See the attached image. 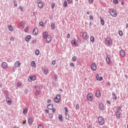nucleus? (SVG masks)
Listing matches in <instances>:
<instances>
[{
    "mask_svg": "<svg viewBox=\"0 0 128 128\" xmlns=\"http://www.w3.org/2000/svg\"><path fill=\"white\" fill-rule=\"evenodd\" d=\"M44 38L46 39L47 44H50L52 42V36L48 34V32H45L43 34Z\"/></svg>",
    "mask_w": 128,
    "mask_h": 128,
    "instance_id": "nucleus-1",
    "label": "nucleus"
},
{
    "mask_svg": "<svg viewBox=\"0 0 128 128\" xmlns=\"http://www.w3.org/2000/svg\"><path fill=\"white\" fill-rule=\"evenodd\" d=\"M110 14H111L112 16H114V18H116L118 16V12L116 10L112 8L110 11Z\"/></svg>",
    "mask_w": 128,
    "mask_h": 128,
    "instance_id": "nucleus-2",
    "label": "nucleus"
},
{
    "mask_svg": "<svg viewBox=\"0 0 128 128\" xmlns=\"http://www.w3.org/2000/svg\"><path fill=\"white\" fill-rule=\"evenodd\" d=\"M98 122L100 126H104V119L102 116L98 118Z\"/></svg>",
    "mask_w": 128,
    "mask_h": 128,
    "instance_id": "nucleus-3",
    "label": "nucleus"
},
{
    "mask_svg": "<svg viewBox=\"0 0 128 128\" xmlns=\"http://www.w3.org/2000/svg\"><path fill=\"white\" fill-rule=\"evenodd\" d=\"M36 2L38 4V6L40 8H44V3L42 0H38Z\"/></svg>",
    "mask_w": 128,
    "mask_h": 128,
    "instance_id": "nucleus-4",
    "label": "nucleus"
},
{
    "mask_svg": "<svg viewBox=\"0 0 128 128\" xmlns=\"http://www.w3.org/2000/svg\"><path fill=\"white\" fill-rule=\"evenodd\" d=\"M87 98L89 102H92V100L94 99V96L92 95V94L89 93L87 95Z\"/></svg>",
    "mask_w": 128,
    "mask_h": 128,
    "instance_id": "nucleus-5",
    "label": "nucleus"
},
{
    "mask_svg": "<svg viewBox=\"0 0 128 128\" xmlns=\"http://www.w3.org/2000/svg\"><path fill=\"white\" fill-rule=\"evenodd\" d=\"M106 42L107 44H108V46H112V40L110 38H108L106 40Z\"/></svg>",
    "mask_w": 128,
    "mask_h": 128,
    "instance_id": "nucleus-6",
    "label": "nucleus"
},
{
    "mask_svg": "<svg viewBox=\"0 0 128 128\" xmlns=\"http://www.w3.org/2000/svg\"><path fill=\"white\" fill-rule=\"evenodd\" d=\"M60 95L58 94L54 98V102H60Z\"/></svg>",
    "mask_w": 128,
    "mask_h": 128,
    "instance_id": "nucleus-7",
    "label": "nucleus"
},
{
    "mask_svg": "<svg viewBox=\"0 0 128 128\" xmlns=\"http://www.w3.org/2000/svg\"><path fill=\"white\" fill-rule=\"evenodd\" d=\"M98 108L100 110H104V104L102 102H100L98 105Z\"/></svg>",
    "mask_w": 128,
    "mask_h": 128,
    "instance_id": "nucleus-8",
    "label": "nucleus"
},
{
    "mask_svg": "<svg viewBox=\"0 0 128 128\" xmlns=\"http://www.w3.org/2000/svg\"><path fill=\"white\" fill-rule=\"evenodd\" d=\"M28 81L31 82H32L34 81V80H36V76H30L28 78Z\"/></svg>",
    "mask_w": 128,
    "mask_h": 128,
    "instance_id": "nucleus-9",
    "label": "nucleus"
},
{
    "mask_svg": "<svg viewBox=\"0 0 128 128\" xmlns=\"http://www.w3.org/2000/svg\"><path fill=\"white\" fill-rule=\"evenodd\" d=\"M76 40L75 39V38H74L73 40H71V44L74 46L76 48L78 46V43L76 42Z\"/></svg>",
    "mask_w": 128,
    "mask_h": 128,
    "instance_id": "nucleus-10",
    "label": "nucleus"
},
{
    "mask_svg": "<svg viewBox=\"0 0 128 128\" xmlns=\"http://www.w3.org/2000/svg\"><path fill=\"white\" fill-rule=\"evenodd\" d=\"M91 70H96V63L91 64Z\"/></svg>",
    "mask_w": 128,
    "mask_h": 128,
    "instance_id": "nucleus-11",
    "label": "nucleus"
},
{
    "mask_svg": "<svg viewBox=\"0 0 128 128\" xmlns=\"http://www.w3.org/2000/svg\"><path fill=\"white\" fill-rule=\"evenodd\" d=\"M110 55H108L107 57L106 58V62L108 64H110Z\"/></svg>",
    "mask_w": 128,
    "mask_h": 128,
    "instance_id": "nucleus-12",
    "label": "nucleus"
},
{
    "mask_svg": "<svg viewBox=\"0 0 128 128\" xmlns=\"http://www.w3.org/2000/svg\"><path fill=\"white\" fill-rule=\"evenodd\" d=\"M38 28H34L33 30V32H32L34 36H36V35L38 34Z\"/></svg>",
    "mask_w": 128,
    "mask_h": 128,
    "instance_id": "nucleus-13",
    "label": "nucleus"
},
{
    "mask_svg": "<svg viewBox=\"0 0 128 128\" xmlns=\"http://www.w3.org/2000/svg\"><path fill=\"white\" fill-rule=\"evenodd\" d=\"M2 68H8V63H6V62H2Z\"/></svg>",
    "mask_w": 128,
    "mask_h": 128,
    "instance_id": "nucleus-14",
    "label": "nucleus"
},
{
    "mask_svg": "<svg viewBox=\"0 0 128 128\" xmlns=\"http://www.w3.org/2000/svg\"><path fill=\"white\" fill-rule=\"evenodd\" d=\"M6 102L8 104H12V99L10 98L6 97Z\"/></svg>",
    "mask_w": 128,
    "mask_h": 128,
    "instance_id": "nucleus-15",
    "label": "nucleus"
},
{
    "mask_svg": "<svg viewBox=\"0 0 128 128\" xmlns=\"http://www.w3.org/2000/svg\"><path fill=\"white\" fill-rule=\"evenodd\" d=\"M31 38H32V36H30V35H28L25 38V40L27 42H30V40Z\"/></svg>",
    "mask_w": 128,
    "mask_h": 128,
    "instance_id": "nucleus-16",
    "label": "nucleus"
},
{
    "mask_svg": "<svg viewBox=\"0 0 128 128\" xmlns=\"http://www.w3.org/2000/svg\"><path fill=\"white\" fill-rule=\"evenodd\" d=\"M96 98H100V96H102V94H100V90H96Z\"/></svg>",
    "mask_w": 128,
    "mask_h": 128,
    "instance_id": "nucleus-17",
    "label": "nucleus"
},
{
    "mask_svg": "<svg viewBox=\"0 0 128 128\" xmlns=\"http://www.w3.org/2000/svg\"><path fill=\"white\" fill-rule=\"evenodd\" d=\"M120 54L121 56H122V58H124V56H126V52H124V50H120Z\"/></svg>",
    "mask_w": 128,
    "mask_h": 128,
    "instance_id": "nucleus-18",
    "label": "nucleus"
},
{
    "mask_svg": "<svg viewBox=\"0 0 128 128\" xmlns=\"http://www.w3.org/2000/svg\"><path fill=\"white\" fill-rule=\"evenodd\" d=\"M82 36L84 40H88V34L86 32L83 33Z\"/></svg>",
    "mask_w": 128,
    "mask_h": 128,
    "instance_id": "nucleus-19",
    "label": "nucleus"
},
{
    "mask_svg": "<svg viewBox=\"0 0 128 128\" xmlns=\"http://www.w3.org/2000/svg\"><path fill=\"white\" fill-rule=\"evenodd\" d=\"M54 104H49L47 106V108L48 110H52L53 108Z\"/></svg>",
    "mask_w": 128,
    "mask_h": 128,
    "instance_id": "nucleus-20",
    "label": "nucleus"
},
{
    "mask_svg": "<svg viewBox=\"0 0 128 128\" xmlns=\"http://www.w3.org/2000/svg\"><path fill=\"white\" fill-rule=\"evenodd\" d=\"M20 66V62L17 61L15 63V66L16 68H18V66Z\"/></svg>",
    "mask_w": 128,
    "mask_h": 128,
    "instance_id": "nucleus-21",
    "label": "nucleus"
},
{
    "mask_svg": "<svg viewBox=\"0 0 128 128\" xmlns=\"http://www.w3.org/2000/svg\"><path fill=\"white\" fill-rule=\"evenodd\" d=\"M31 66H32V68H36V62L32 61L31 62Z\"/></svg>",
    "mask_w": 128,
    "mask_h": 128,
    "instance_id": "nucleus-22",
    "label": "nucleus"
},
{
    "mask_svg": "<svg viewBox=\"0 0 128 128\" xmlns=\"http://www.w3.org/2000/svg\"><path fill=\"white\" fill-rule=\"evenodd\" d=\"M112 96L113 100H118V97H116V94L112 92Z\"/></svg>",
    "mask_w": 128,
    "mask_h": 128,
    "instance_id": "nucleus-23",
    "label": "nucleus"
},
{
    "mask_svg": "<svg viewBox=\"0 0 128 128\" xmlns=\"http://www.w3.org/2000/svg\"><path fill=\"white\" fill-rule=\"evenodd\" d=\"M8 28L9 30H10V32H14V28H12V26L8 25Z\"/></svg>",
    "mask_w": 128,
    "mask_h": 128,
    "instance_id": "nucleus-24",
    "label": "nucleus"
},
{
    "mask_svg": "<svg viewBox=\"0 0 128 128\" xmlns=\"http://www.w3.org/2000/svg\"><path fill=\"white\" fill-rule=\"evenodd\" d=\"M58 118L60 122H64V120L62 119V114H59Z\"/></svg>",
    "mask_w": 128,
    "mask_h": 128,
    "instance_id": "nucleus-25",
    "label": "nucleus"
},
{
    "mask_svg": "<svg viewBox=\"0 0 128 128\" xmlns=\"http://www.w3.org/2000/svg\"><path fill=\"white\" fill-rule=\"evenodd\" d=\"M28 124H32V118H30L28 119Z\"/></svg>",
    "mask_w": 128,
    "mask_h": 128,
    "instance_id": "nucleus-26",
    "label": "nucleus"
},
{
    "mask_svg": "<svg viewBox=\"0 0 128 128\" xmlns=\"http://www.w3.org/2000/svg\"><path fill=\"white\" fill-rule=\"evenodd\" d=\"M100 24H102V26H104V20H102V16L100 17Z\"/></svg>",
    "mask_w": 128,
    "mask_h": 128,
    "instance_id": "nucleus-27",
    "label": "nucleus"
},
{
    "mask_svg": "<svg viewBox=\"0 0 128 128\" xmlns=\"http://www.w3.org/2000/svg\"><path fill=\"white\" fill-rule=\"evenodd\" d=\"M4 96H6V98H8V90H5L4 91Z\"/></svg>",
    "mask_w": 128,
    "mask_h": 128,
    "instance_id": "nucleus-28",
    "label": "nucleus"
},
{
    "mask_svg": "<svg viewBox=\"0 0 128 128\" xmlns=\"http://www.w3.org/2000/svg\"><path fill=\"white\" fill-rule=\"evenodd\" d=\"M23 114H28V108H25L24 110H23Z\"/></svg>",
    "mask_w": 128,
    "mask_h": 128,
    "instance_id": "nucleus-29",
    "label": "nucleus"
},
{
    "mask_svg": "<svg viewBox=\"0 0 128 128\" xmlns=\"http://www.w3.org/2000/svg\"><path fill=\"white\" fill-rule=\"evenodd\" d=\"M55 28H56V24H54V23H52L51 24V28H52V30H54Z\"/></svg>",
    "mask_w": 128,
    "mask_h": 128,
    "instance_id": "nucleus-30",
    "label": "nucleus"
},
{
    "mask_svg": "<svg viewBox=\"0 0 128 128\" xmlns=\"http://www.w3.org/2000/svg\"><path fill=\"white\" fill-rule=\"evenodd\" d=\"M63 6L64 8H66V6H68V2H66V0H64V3L63 4Z\"/></svg>",
    "mask_w": 128,
    "mask_h": 128,
    "instance_id": "nucleus-31",
    "label": "nucleus"
},
{
    "mask_svg": "<svg viewBox=\"0 0 128 128\" xmlns=\"http://www.w3.org/2000/svg\"><path fill=\"white\" fill-rule=\"evenodd\" d=\"M90 41L92 42H94V37L91 36L90 38Z\"/></svg>",
    "mask_w": 128,
    "mask_h": 128,
    "instance_id": "nucleus-32",
    "label": "nucleus"
},
{
    "mask_svg": "<svg viewBox=\"0 0 128 128\" xmlns=\"http://www.w3.org/2000/svg\"><path fill=\"white\" fill-rule=\"evenodd\" d=\"M13 4L14 6H18V3H16V0H13Z\"/></svg>",
    "mask_w": 128,
    "mask_h": 128,
    "instance_id": "nucleus-33",
    "label": "nucleus"
},
{
    "mask_svg": "<svg viewBox=\"0 0 128 128\" xmlns=\"http://www.w3.org/2000/svg\"><path fill=\"white\" fill-rule=\"evenodd\" d=\"M35 54H36V56H38V54H40V50H36Z\"/></svg>",
    "mask_w": 128,
    "mask_h": 128,
    "instance_id": "nucleus-34",
    "label": "nucleus"
},
{
    "mask_svg": "<svg viewBox=\"0 0 128 128\" xmlns=\"http://www.w3.org/2000/svg\"><path fill=\"white\" fill-rule=\"evenodd\" d=\"M58 75L55 74L54 76V79L55 82H58Z\"/></svg>",
    "mask_w": 128,
    "mask_h": 128,
    "instance_id": "nucleus-35",
    "label": "nucleus"
},
{
    "mask_svg": "<svg viewBox=\"0 0 128 128\" xmlns=\"http://www.w3.org/2000/svg\"><path fill=\"white\" fill-rule=\"evenodd\" d=\"M118 34H119V36H122V34H124L122 33V31L119 30L118 31Z\"/></svg>",
    "mask_w": 128,
    "mask_h": 128,
    "instance_id": "nucleus-36",
    "label": "nucleus"
},
{
    "mask_svg": "<svg viewBox=\"0 0 128 128\" xmlns=\"http://www.w3.org/2000/svg\"><path fill=\"white\" fill-rule=\"evenodd\" d=\"M64 110H65V114H68V108L64 107Z\"/></svg>",
    "mask_w": 128,
    "mask_h": 128,
    "instance_id": "nucleus-37",
    "label": "nucleus"
},
{
    "mask_svg": "<svg viewBox=\"0 0 128 128\" xmlns=\"http://www.w3.org/2000/svg\"><path fill=\"white\" fill-rule=\"evenodd\" d=\"M38 128H44V126L42 125V124H39L38 126Z\"/></svg>",
    "mask_w": 128,
    "mask_h": 128,
    "instance_id": "nucleus-38",
    "label": "nucleus"
},
{
    "mask_svg": "<svg viewBox=\"0 0 128 128\" xmlns=\"http://www.w3.org/2000/svg\"><path fill=\"white\" fill-rule=\"evenodd\" d=\"M113 2L114 4H118V0H113Z\"/></svg>",
    "mask_w": 128,
    "mask_h": 128,
    "instance_id": "nucleus-39",
    "label": "nucleus"
},
{
    "mask_svg": "<svg viewBox=\"0 0 128 128\" xmlns=\"http://www.w3.org/2000/svg\"><path fill=\"white\" fill-rule=\"evenodd\" d=\"M24 32H28V27L26 26L24 30Z\"/></svg>",
    "mask_w": 128,
    "mask_h": 128,
    "instance_id": "nucleus-40",
    "label": "nucleus"
},
{
    "mask_svg": "<svg viewBox=\"0 0 128 128\" xmlns=\"http://www.w3.org/2000/svg\"><path fill=\"white\" fill-rule=\"evenodd\" d=\"M122 110V107L120 106H119L116 110V112H120Z\"/></svg>",
    "mask_w": 128,
    "mask_h": 128,
    "instance_id": "nucleus-41",
    "label": "nucleus"
},
{
    "mask_svg": "<svg viewBox=\"0 0 128 128\" xmlns=\"http://www.w3.org/2000/svg\"><path fill=\"white\" fill-rule=\"evenodd\" d=\"M72 60H74V62H76V56H72Z\"/></svg>",
    "mask_w": 128,
    "mask_h": 128,
    "instance_id": "nucleus-42",
    "label": "nucleus"
},
{
    "mask_svg": "<svg viewBox=\"0 0 128 128\" xmlns=\"http://www.w3.org/2000/svg\"><path fill=\"white\" fill-rule=\"evenodd\" d=\"M48 116L49 118H54V115L52 114H49Z\"/></svg>",
    "mask_w": 128,
    "mask_h": 128,
    "instance_id": "nucleus-43",
    "label": "nucleus"
},
{
    "mask_svg": "<svg viewBox=\"0 0 128 128\" xmlns=\"http://www.w3.org/2000/svg\"><path fill=\"white\" fill-rule=\"evenodd\" d=\"M66 115V118L67 120H70V116H68V114H65Z\"/></svg>",
    "mask_w": 128,
    "mask_h": 128,
    "instance_id": "nucleus-44",
    "label": "nucleus"
},
{
    "mask_svg": "<svg viewBox=\"0 0 128 128\" xmlns=\"http://www.w3.org/2000/svg\"><path fill=\"white\" fill-rule=\"evenodd\" d=\"M39 24L40 26H44V22H40Z\"/></svg>",
    "mask_w": 128,
    "mask_h": 128,
    "instance_id": "nucleus-45",
    "label": "nucleus"
},
{
    "mask_svg": "<svg viewBox=\"0 0 128 128\" xmlns=\"http://www.w3.org/2000/svg\"><path fill=\"white\" fill-rule=\"evenodd\" d=\"M24 23L22 22H20V24H19V26H24Z\"/></svg>",
    "mask_w": 128,
    "mask_h": 128,
    "instance_id": "nucleus-46",
    "label": "nucleus"
},
{
    "mask_svg": "<svg viewBox=\"0 0 128 128\" xmlns=\"http://www.w3.org/2000/svg\"><path fill=\"white\" fill-rule=\"evenodd\" d=\"M103 78L102 76H100L98 78H97V80H102Z\"/></svg>",
    "mask_w": 128,
    "mask_h": 128,
    "instance_id": "nucleus-47",
    "label": "nucleus"
},
{
    "mask_svg": "<svg viewBox=\"0 0 128 128\" xmlns=\"http://www.w3.org/2000/svg\"><path fill=\"white\" fill-rule=\"evenodd\" d=\"M116 116L118 118H120V113L118 114H116Z\"/></svg>",
    "mask_w": 128,
    "mask_h": 128,
    "instance_id": "nucleus-48",
    "label": "nucleus"
},
{
    "mask_svg": "<svg viewBox=\"0 0 128 128\" xmlns=\"http://www.w3.org/2000/svg\"><path fill=\"white\" fill-rule=\"evenodd\" d=\"M19 8L21 12H24V8H22V6H20Z\"/></svg>",
    "mask_w": 128,
    "mask_h": 128,
    "instance_id": "nucleus-49",
    "label": "nucleus"
},
{
    "mask_svg": "<svg viewBox=\"0 0 128 128\" xmlns=\"http://www.w3.org/2000/svg\"><path fill=\"white\" fill-rule=\"evenodd\" d=\"M40 94V90H36V96H38V94Z\"/></svg>",
    "mask_w": 128,
    "mask_h": 128,
    "instance_id": "nucleus-50",
    "label": "nucleus"
},
{
    "mask_svg": "<svg viewBox=\"0 0 128 128\" xmlns=\"http://www.w3.org/2000/svg\"><path fill=\"white\" fill-rule=\"evenodd\" d=\"M88 2L89 4H92V2H94V0H88Z\"/></svg>",
    "mask_w": 128,
    "mask_h": 128,
    "instance_id": "nucleus-51",
    "label": "nucleus"
},
{
    "mask_svg": "<svg viewBox=\"0 0 128 128\" xmlns=\"http://www.w3.org/2000/svg\"><path fill=\"white\" fill-rule=\"evenodd\" d=\"M55 6H56V4L54 3H52V8H54Z\"/></svg>",
    "mask_w": 128,
    "mask_h": 128,
    "instance_id": "nucleus-52",
    "label": "nucleus"
},
{
    "mask_svg": "<svg viewBox=\"0 0 128 128\" xmlns=\"http://www.w3.org/2000/svg\"><path fill=\"white\" fill-rule=\"evenodd\" d=\"M67 0L68 4H72V0Z\"/></svg>",
    "mask_w": 128,
    "mask_h": 128,
    "instance_id": "nucleus-53",
    "label": "nucleus"
},
{
    "mask_svg": "<svg viewBox=\"0 0 128 128\" xmlns=\"http://www.w3.org/2000/svg\"><path fill=\"white\" fill-rule=\"evenodd\" d=\"M44 72H46V74H48V70H46V69H44Z\"/></svg>",
    "mask_w": 128,
    "mask_h": 128,
    "instance_id": "nucleus-54",
    "label": "nucleus"
},
{
    "mask_svg": "<svg viewBox=\"0 0 128 128\" xmlns=\"http://www.w3.org/2000/svg\"><path fill=\"white\" fill-rule=\"evenodd\" d=\"M10 40H12V42H13V40H14V37H11L10 38Z\"/></svg>",
    "mask_w": 128,
    "mask_h": 128,
    "instance_id": "nucleus-55",
    "label": "nucleus"
},
{
    "mask_svg": "<svg viewBox=\"0 0 128 128\" xmlns=\"http://www.w3.org/2000/svg\"><path fill=\"white\" fill-rule=\"evenodd\" d=\"M45 112H46V114H48V112H50V110H44Z\"/></svg>",
    "mask_w": 128,
    "mask_h": 128,
    "instance_id": "nucleus-56",
    "label": "nucleus"
},
{
    "mask_svg": "<svg viewBox=\"0 0 128 128\" xmlns=\"http://www.w3.org/2000/svg\"><path fill=\"white\" fill-rule=\"evenodd\" d=\"M52 64H56V60H54L52 62Z\"/></svg>",
    "mask_w": 128,
    "mask_h": 128,
    "instance_id": "nucleus-57",
    "label": "nucleus"
},
{
    "mask_svg": "<svg viewBox=\"0 0 128 128\" xmlns=\"http://www.w3.org/2000/svg\"><path fill=\"white\" fill-rule=\"evenodd\" d=\"M77 42H81L80 39V38H77Z\"/></svg>",
    "mask_w": 128,
    "mask_h": 128,
    "instance_id": "nucleus-58",
    "label": "nucleus"
},
{
    "mask_svg": "<svg viewBox=\"0 0 128 128\" xmlns=\"http://www.w3.org/2000/svg\"><path fill=\"white\" fill-rule=\"evenodd\" d=\"M52 112H56V108H52Z\"/></svg>",
    "mask_w": 128,
    "mask_h": 128,
    "instance_id": "nucleus-59",
    "label": "nucleus"
},
{
    "mask_svg": "<svg viewBox=\"0 0 128 128\" xmlns=\"http://www.w3.org/2000/svg\"><path fill=\"white\" fill-rule=\"evenodd\" d=\"M51 102H52V100H50L49 99V100H48L47 102H48V104H50Z\"/></svg>",
    "mask_w": 128,
    "mask_h": 128,
    "instance_id": "nucleus-60",
    "label": "nucleus"
},
{
    "mask_svg": "<svg viewBox=\"0 0 128 128\" xmlns=\"http://www.w3.org/2000/svg\"><path fill=\"white\" fill-rule=\"evenodd\" d=\"M70 66H74V63H70Z\"/></svg>",
    "mask_w": 128,
    "mask_h": 128,
    "instance_id": "nucleus-61",
    "label": "nucleus"
},
{
    "mask_svg": "<svg viewBox=\"0 0 128 128\" xmlns=\"http://www.w3.org/2000/svg\"><path fill=\"white\" fill-rule=\"evenodd\" d=\"M90 20H94V17L92 16H90Z\"/></svg>",
    "mask_w": 128,
    "mask_h": 128,
    "instance_id": "nucleus-62",
    "label": "nucleus"
},
{
    "mask_svg": "<svg viewBox=\"0 0 128 128\" xmlns=\"http://www.w3.org/2000/svg\"><path fill=\"white\" fill-rule=\"evenodd\" d=\"M76 108H80V106L78 105V104H77L76 105Z\"/></svg>",
    "mask_w": 128,
    "mask_h": 128,
    "instance_id": "nucleus-63",
    "label": "nucleus"
},
{
    "mask_svg": "<svg viewBox=\"0 0 128 128\" xmlns=\"http://www.w3.org/2000/svg\"><path fill=\"white\" fill-rule=\"evenodd\" d=\"M67 38H70V34H67Z\"/></svg>",
    "mask_w": 128,
    "mask_h": 128,
    "instance_id": "nucleus-64",
    "label": "nucleus"
}]
</instances>
